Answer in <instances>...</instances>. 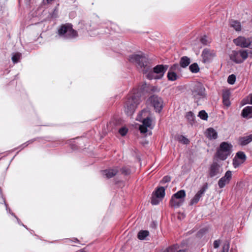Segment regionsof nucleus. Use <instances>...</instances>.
Masks as SVG:
<instances>
[{
  "mask_svg": "<svg viewBox=\"0 0 252 252\" xmlns=\"http://www.w3.org/2000/svg\"><path fill=\"white\" fill-rule=\"evenodd\" d=\"M148 111L143 110L137 116L136 120L142 122L143 124L139 126V130L141 133H145L147 131V128H152V120L148 116Z\"/></svg>",
  "mask_w": 252,
  "mask_h": 252,
  "instance_id": "nucleus-3",
  "label": "nucleus"
},
{
  "mask_svg": "<svg viewBox=\"0 0 252 252\" xmlns=\"http://www.w3.org/2000/svg\"><path fill=\"white\" fill-rule=\"evenodd\" d=\"M242 160H240L239 158H237L234 157L233 159V164L235 168L238 167L239 165H240L241 164L244 163Z\"/></svg>",
  "mask_w": 252,
  "mask_h": 252,
  "instance_id": "nucleus-31",
  "label": "nucleus"
},
{
  "mask_svg": "<svg viewBox=\"0 0 252 252\" xmlns=\"http://www.w3.org/2000/svg\"><path fill=\"white\" fill-rule=\"evenodd\" d=\"M118 172V169L116 167L113 169L105 170L103 171V174L107 178H111L117 174Z\"/></svg>",
  "mask_w": 252,
  "mask_h": 252,
  "instance_id": "nucleus-15",
  "label": "nucleus"
},
{
  "mask_svg": "<svg viewBox=\"0 0 252 252\" xmlns=\"http://www.w3.org/2000/svg\"><path fill=\"white\" fill-rule=\"evenodd\" d=\"M186 118L190 123L193 121L194 116L192 112L191 111L189 112L186 114Z\"/></svg>",
  "mask_w": 252,
  "mask_h": 252,
  "instance_id": "nucleus-36",
  "label": "nucleus"
},
{
  "mask_svg": "<svg viewBox=\"0 0 252 252\" xmlns=\"http://www.w3.org/2000/svg\"><path fill=\"white\" fill-rule=\"evenodd\" d=\"M190 62V59L188 57L185 56L181 59L180 65L181 67L185 68L189 65Z\"/></svg>",
  "mask_w": 252,
  "mask_h": 252,
  "instance_id": "nucleus-22",
  "label": "nucleus"
},
{
  "mask_svg": "<svg viewBox=\"0 0 252 252\" xmlns=\"http://www.w3.org/2000/svg\"><path fill=\"white\" fill-rule=\"evenodd\" d=\"M234 43L242 48H248L252 43V37L246 38L245 36H239L233 40Z\"/></svg>",
  "mask_w": 252,
  "mask_h": 252,
  "instance_id": "nucleus-8",
  "label": "nucleus"
},
{
  "mask_svg": "<svg viewBox=\"0 0 252 252\" xmlns=\"http://www.w3.org/2000/svg\"><path fill=\"white\" fill-rule=\"evenodd\" d=\"M180 70V68L179 65L178 64H174L170 67L169 70L176 72L179 71Z\"/></svg>",
  "mask_w": 252,
  "mask_h": 252,
  "instance_id": "nucleus-35",
  "label": "nucleus"
},
{
  "mask_svg": "<svg viewBox=\"0 0 252 252\" xmlns=\"http://www.w3.org/2000/svg\"><path fill=\"white\" fill-rule=\"evenodd\" d=\"M190 71L192 73H197L199 70V68L196 63L191 64L189 67Z\"/></svg>",
  "mask_w": 252,
  "mask_h": 252,
  "instance_id": "nucleus-26",
  "label": "nucleus"
},
{
  "mask_svg": "<svg viewBox=\"0 0 252 252\" xmlns=\"http://www.w3.org/2000/svg\"><path fill=\"white\" fill-rule=\"evenodd\" d=\"M249 135H250V137H251V141H252V134H250Z\"/></svg>",
  "mask_w": 252,
  "mask_h": 252,
  "instance_id": "nucleus-47",
  "label": "nucleus"
},
{
  "mask_svg": "<svg viewBox=\"0 0 252 252\" xmlns=\"http://www.w3.org/2000/svg\"><path fill=\"white\" fill-rule=\"evenodd\" d=\"M242 116L244 118H252V106H247L245 107L242 112Z\"/></svg>",
  "mask_w": 252,
  "mask_h": 252,
  "instance_id": "nucleus-16",
  "label": "nucleus"
},
{
  "mask_svg": "<svg viewBox=\"0 0 252 252\" xmlns=\"http://www.w3.org/2000/svg\"><path fill=\"white\" fill-rule=\"evenodd\" d=\"M216 52L213 50L205 48L202 51L201 56L204 63L210 62L215 57Z\"/></svg>",
  "mask_w": 252,
  "mask_h": 252,
  "instance_id": "nucleus-10",
  "label": "nucleus"
},
{
  "mask_svg": "<svg viewBox=\"0 0 252 252\" xmlns=\"http://www.w3.org/2000/svg\"><path fill=\"white\" fill-rule=\"evenodd\" d=\"M53 0H46V1L48 3H50V2H51L52 1H53Z\"/></svg>",
  "mask_w": 252,
  "mask_h": 252,
  "instance_id": "nucleus-45",
  "label": "nucleus"
},
{
  "mask_svg": "<svg viewBox=\"0 0 252 252\" xmlns=\"http://www.w3.org/2000/svg\"><path fill=\"white\" fill-rule=\"evenodd\" d=\"M129 60L132 63L137 64L140 67L143 68L142 71L149 79H160L164 75L168 68V65L159 64L154 67L152 70L148 65L147 59L143 55L134 54L129 56Z\"/></svg>",
  "mask_w": 252,
  "mask_h": 252,
  "instance_id": "nucleus-1",
  "label": "nucleus"
},
{
  "mask_svg": "<svg viewBox=\"0 0 252 252\" xmlns=\"http://www.w3.org/2000/svg\"><path fill=\"white\" fill-rule=\"evenodd\" d=\"M231 61L236 63H242L248 57V52L246 50H233L229 55Z\"/></svg>",
  "mask_w": 252,
  "mask_h": 252,
  "instance_id": "nucleus-4",
  "label": "nucleus"
},
{
  "mask_svg": "<svg viewBox=\"0 0 252 252\" xmlns=\"http://www.w3.org/2000/svg\"><path fill=\"white\" fill-rule=\"evenodd\" d=\"M235 157L239 158L240 160H242L243 162H244L246 159V156L245 153L241 151L237 153Z\"/></svg>",
  "mask_w": 252,
  "mask_h": 252,
  "instance_id": "nucleus-27",
  "label": "nucleus"
},
{
  "mask_svg": "<svg viewBox=\"0 0 252 252\" xmlns=\"http://www.w3.org/2000/svg\"><path fill=\"white\" fill-rule=\"evenodd\" d=\"M179 248L177 245H174L164 250L163 252H175Z\"/></svg>",
  "mask_w": 252,
  "mask_h": 252,
  "instance_id": "nucleus-30",
  "label": "nucleus"
},
{
  "mask_svg": "<svg viewBox=\"0 0 252 252\" xmlns=\"http://www.w3.org/2000/svg\"><path fill=\"white\" fill-rule=\"evenodd\" d=\"M121 171L122 173L125 174H128L129 173V170L127 168L124 167L121 169Z\"/></svg>",
  "mask_w": 252,
  "mask_h": 252,
  "instance_id": "nucleus-39",
  "label": "nucleus"
},
{
  "mask_svg": "<svg viewBox=\"0 0 252 252\" xmlns=\"http://www.w3.org/2000/svg\"><path fill=\"white\" fill-rule=\"evenodd\" d=\"M232 178V172L230 171H227L224 176L221 177L218 182V185L220 188L221 189L229 184Z\"/></svg>",
  "mask_w": 252,
  "mask_h": 252,
  "instance_id": "nucleus-11",
  "label": "nucleus"
},
{
  "mask_svg": "<svg viewBox=\"0 0 252 252\" xmlns=\"http://www.w3.org/2000/svg\"><path fill=\"white\" fill-rule=\"evenodd\" d=\"M230 96V92L229 90H224L222 92V99L223 104L227 107H229L230 104V101L229 100Z\"/></svg>",
  "mask_w": 252,
  "mask_h": 252,
  "instance_id": "nucleus-13",
  "label": "nucleus"
},
{
  "mask_svg": "<svg viewBox=\"0 0 252 252\" xmlns=\"http://www.w3.org/2000/svg\"><path fill=\"white\" fill-rule=\"evenodd\" d=\"M207 189V185L204 186L202 187L199 191L195 194L194 196L191 199L189 205H193V204H197L199 201L201 197L204 194Z\"/></svg>",
  "mask_w": 252,
  "mask_h": 252,
  "instance_id": "nucleus-12",
  "label": "nucleus"
},
{
  "mask_svg": "<svg viewBox=\"0 0 252 252\" xmlns=\"http://www.w3.org/2000/svg\"><path fill=\"white\" fill-rule=\"evenodd\" d=\"M172 196L178 199L179 200H183L184 201V198L186 196V192L184 190H180L174 194Z\"/></svg>",
  "mask_w": 252,
  "mask_h": 252,
  "instance_id": "nucleus-21",
  "label": "nucleus"
},
{
  "mask_svg": "<svg viewBox=\"0 0 252 252\" xmlns=\"http://www.w3.org/2000/svg\"><path fill=\"white\" fill-rule=\"evenodd\" d=\"M208 229L207 227L203 228L199 230L198 232L199 234H203L208 231Z\"/></svg>",
  "mask_w": 252,
  "mask_h": 252,
  "instance_id": "nucleus-41",
  "label": "nucleus"
},
{
  "mask_svg": "<svg viewBox=\"0 0 252 252\" xmlns=\"http://www.w3.org/2000/svg\"><path fill=\"white\" fill-rule=\"evenodd\" d=\"M229 249V244H225L223 247L222 252H227Z\"/></svg>",
  "mask_w": 252,
  "mask_h": 252,
  "instance_id": "nucleus-40",
  "label": "nucleus"
},
{
  "mask_svg": "<svg viewBox=\"0 0 252 252\" xmlns=\"http://www.w3.org/2000/svg\"><path fill=\"white\" fill-rule=\"evenodd\" d=\"M220 167L217 163H213L210 167V172H209V176L211 177H213L217 175L218 174L220 173Z\"/></svg>",
  "mask_w": 252,
  "mask_h": 252,
  "instance_id": "nucleus-14",
  "label": "nucleus"
},
{
  "mask_svg": "<svg viewBox=\"0 0 252 252\" xmlns=\"http://www.w3.org/2000/svg\"><path fill=\"white\" fill-rule=\"evenodd\" d=\"M251 139L250 135L240 137L238 140V143L241 146H245L251 142Z\"/></svg>",
  "mask_w": 252,
  "mask_h": 252,
  "instance_id": "nucleus-18",
  "label": "nucleus"
},
{
  "mask_svg": "<svg viewBox=\"0 0 252 252\" xmlns=\"http://www.w3.org/2000/svg\"><path fill=\"white\" fill-rule=\"evenodd\" d=\"M192 94L197 102L199 99L205 97V89L201 83H197L192 91Z\"/></svg>",
  "mask_w": 252,
  "mask_h": 252,
  "instance_id": "nucleus-7",
  "label": "nucleus"
},
{
  "mask_svg": "<svg viewBox=\"0 0 252 252\" xmlns=\"http://www.w3.org/2000/svg\"><path fill=\"white\" fill-rule=\"evenodd\" d=\"M162 199L158 196H157L155 194H153V196L152 197L151 203L153 205H157L158 204L160 201H161Z\"/></svg>",
  "mask_w": 252,
  "mask_h": 252,
  "instance_id": "nucleus-29",
  "label": "nucleus"
},
{
  "mask_svg": "<svg viewBox=\"0 0 252 252\" xmlns=\"http://www.w3.org/2000/svg\"><path fill=\"white\" fill-rule=\"evenodd\" d=\"M141 92L138 90H133L128 94L125 105V111L128 116L131 115L140 101Z\"/></svg>",
  "mask_w": 252,
  "mask_h": 252,
  "instance_id": "nucleus-2",
  "label": "nucleus"
},
{
  "mask_svg": "<svg viewBox=\"0 0 252 252\" xmlns=\"http://www.w3.org/2000/svg\"><path fill=\"white\" fill-rule=\"evenodd\" d=\"M201 119L206 120L208 118V114L204 110H201L198 115Z\"/></svg>",
  "mask_w": 252,
  "mask_h": 252,
  "instance_id": "nucleus-33",
  "label": "nucleus"
},
{
  "mask_svg": "<svg viewBox=\"0 0 252 252\" xmlns=\"http://www.w3.org/2000/svg\"><path fill=\"white\" fill-rule=\"evenodd\" d=\"M250 101H251V103L252 104V96L251 97Z\"/></svg>",
  "mask_w": 252,
  "mask_h": 252,
  "instance_id": "nucleus-46",
  "label": "nucleus"
},
{
  "mask_svg": "<svg viewBox=\"0 0 252 252\" xmlns=\"http://www.w3.org/2000/svg\"><path fill=\"white\" fill-rule=\"evenodd\" d=\"M250 48L252 49V44H251L250 47Z\"/></svg>",
  "mask_w": 252,
  "mask_h": 252,
  "instance_id": "nucleus-48",
  "label": "nucleus"
},
{
  "mask_svg": "<svg viewBox=\"0 0 252 252\" xmlns=\"http://www.w3.org/2000/svg\"><path fill=\"white\" fill-rule=\"evenodd\" d=\"M206 135L210 139H216L218 137V133L213 128H209L206 130Z\"/></svg>",
  "mask_w": 252,
  "mask_h": 252,
  "instance_id": "nucleus-17",
  "label": "nucleus"
},
{
  "mask_svg": "<svg viewBox=\"0 0 252 252\" xmlns=\"http://www.w3.org/2000/svg\"><path fill=\"white\" fill-rule=\"evenodd\" d=\"M232 145L226 142H222L217 152V157L221 160L225 159L230 155Z\"/></svg>",
  "mask_w": 252,
  "mask_h": 252,
  "instance_id": "nucleus-6",
  "label": "nucleus"
},
{
  "mask_svg": "<svg viewBox=\"0 0 252 252\" xmlns=\"http://www.w3.org/2000/svg\"><path fill=\"white\" fill-rule=\"evenodd\" d=\"M167 78L169 80L173 81L178 78V76L176 72L169 70L167 73Z\"/></svg>",
  "mask_w": 252,
  "mask_h": 252,
  "instance_id": "nucleus-24",
  "label": "nucleus"
},
{
  "mask_svg": "<svg viewBox=\"0 0 252 252\" xmlns=\"http://www.w3.org/2000/svg\"><path fill=\"white\" fill-rule=\"evenodd\" d=\"M183 203V200H179L177 198L172 196L170 200V204L171 206L174 207H178L181 206Z\"/></svg>",
  "mask_w": 252,
  "mask_h": 252,
  "instance_id": "nucleus-19",
  "label": "nucleus"
},
{
  "mask_svg": "<svg viewBox=\"0 0 252 252\" xmlns=\"http://www.w3.org/2000/svg\"><path fill=\"white\" fill-rule=\"evenodd\" d=\"M200 41L204 45H207L211 42V39L207 36L204 35L200 38Z\"/></svg>",
  "mask_w": 252,
  "mask_h": 252,
  "instance_id": "nucleus-28",
  "label": "nucleus"
},
{
  "mask_svg": "<svg viewBox=\"0 0 252 252\" xmlns=\"http://www.w3.org/2000/svg\"><path fill=\"white\" fill-rule=\"evenodd\" d=\"M60 36L66 38H72L77 36L76 31H74L70 24L63 25L58 30Z\"/></svg>",
  "mask_w": 252,
  "mask_h": 252,
  "instance_id": "nucleus-5",
  "label": "nucleus"
},
{
  "mask_svg": "<svg viewBox=\"0 0 252 252\" xmlns=\"http://www.w3.org/2000/svg\"><path fill=\"white\" fill-rule=\"evenodd\" d=\"M220 244V242L219 240H216L214 242V247L215 248H219Z\"/></svg>",
  "mask_w": 252,
  "mask_h": 252,
  "instance_id": "nucleus-42",
  "label": "nucleus"
},
{
  "mask_svg": "<svg viewBox=\"0 0 252 252\" xmlns=\"http://www.w3.org/2000/svg\"><path fill=\"white\" fill-rule=\"evenodd\" d=\"M21 57V54L19 53H16L12 57V62L15 63H17L19 60L20 59Z\"/></svg>",
  "mask_w": 252,
  "mask_h": 252,
  "instance_id": "nucleus-32",
  "label": "nucleus"
},
{
  "mask_svg": "<svg viewBox=\"0 0 252 252\" xmlns=\"http://www.w3.org/2000/svg\"><path fill=\"white\" fill-rule=\"evenodd\" d=\"M127 132V129L126 127H122L119 129V133L122 136H125Z\"/></svg>",
  "mask_w": 252,
  "mask_h": 252,
  "instance_id": "nucleus-38",
  "label": "nucleus"
},
{
  "mask_svg": "<svg viewBox=\"0 0 252 252\" xmlns=\"http://www.w3.org/2000/svg\"><path fill=\"white\" fill-rule=\"evenodd\" d=\"M230 27L235 31L239 32L241 30V25L239 22L235 20H232L230 22Z\"/></svg>",
  "mask_w": 252,
  "mask_h": 252,
  "instance_id": "nucleus-20",
  "label": "nucleus"
},
{
  "mask_svg": "<svg viewBox=\"0 0 252 252\" xmlns=\"http://www.w3.org/2000/svg\"><path fill=\"white\" fill-rule=\"evenodd\" d=\"M149 234V232L147 230H140L137 235V237L139 240H143L148 236Z\"/></svg>",
  "mask_w": 252,
  "mask_h": 252,
  "instance_id": "nucleus-25",
  "label": "nucleus"
},
{
  "mask_svg": "<svg viewBox=\"0 0 252 252\" xmlns=\"http://www.w3.org/2000/svg\"><path fill=\"white\" fill-rule=\"evenodd\" d=\"M177 252H186V250H180L179 251H176Z\"/></svg>",
  "mask_w": 252,
  "mask_h": 252,
  "instance_id": "nucleus-44",
  "label": "nucleus"
},
{
  "mask_svg": "<svg viewBox=\"0 0 252 252\" xmlns=\"http://www.w3.org/2000/svg\"><path fill=\"white\" fill-rule=\"evenodd\" d=\"M236 81V76L234 74L229 75L227 78V82L230 85H233Z\"/></svg>",
  "mask_w": 252,
  "mask_h": 252,
  "instance_id": "nucleus-34",
  "label": "nucleus"
},
{
  "mask_svg": "<svg viewBox=\"0 0 252 252\" xmlns=\"http://www.w3.org/2000/svg\"><path fill=\"white\" fill-rule=\"evenodd\" d=\"M251 55H251V56H252V52L251 53Z\"/></svg>",
  "mask_w": 252,
  "mask_h": 252,
  "instance_id": "nucleus-49",
  "label": "nucleus"
},
{
  "mask_svg": "<svg viewBox=\"0 0 252 252\" xmlns=\"http://www.w3.org/2000/svg\"><path fill=\"white\" fill-rule=\"evenodd\" d=\"M179 140L180 142H182L184 144H187L189 143V140H188V139L184 136H180L179 137Z\"/></svg>",
  "mask_w": 252,
  "mask_h": 252,
  "instance_id": "nucleus-37",
  "label": "nucleus"
},
{
  "mask_svg": "<svg viewBox=\"0 0 252 252\" xmlns=\"http://www.w3.org/2000/svg\"><path fill=\"white\" fill-rule=\"evenodd\" d=\"M153 194L162 199L165 195V189L163 187H159L157 189L155 192Z\"/></svg>",
  "mask_w": 252,
  "mask_h": 252,
  "instance_id": "nucleus-23",
  "label": "nucleus"
},
{
  "mask_svg": "<svg viewBox=\"0 0 252 252\" xmlns=\"http://www.w3.org/2000/svg\"><path fill=\"white\" fill-rule=\"evenodd\" d=\"M170 181V178L169 177L165 176L162 179V182L164 183L168 182Z\"/></svg>",
  "mask_w": 252,
  "mask_h": 252,
  "instance_id": "nucleus-43",
  "label": "nucleus"
},
{
  "mask_svg": "<svg viewBox=\"0 0 252 252\" xmlns=\"http://www.w3.org/2000/svg\"><path fill=\"white\" fill-rule=\"evenodd\" d=\"M149 99L155 111L160 112L163 107V102L162 98L157 95H153Z\"/></svg>",
  "mask_w": 252,
  "mask_h": 252,
  "instance_id": "nucleus-9",
  "label": "nucleus"
}]
</instances>
